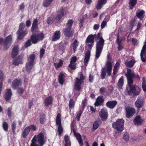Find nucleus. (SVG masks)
<instances>
[{"label":"nucleus","mask_w":146,"mask_h":146,"mask_svg":"<svg viewBox=\"0 0 146 146\" xmlns=\"http://www.w3.org/2000/svg\"><path fill=\"white\" fill-rule=\"evenodd\" d=\"M112 58L111 56L110 55L109 53H108L107 56V62L105 66L101 70L100 76L102 80L105 78L106 73L108 76H109L111 75L112 66V63L111 60Z\"/></svg>","instance_id":"obj_1"},{"label":"nucleus","mask_w":146,"mask_h":146,"mask_svg":"<svg viewBox=\"0 0 146 146\" xmlns=\"http://www.w3.org/2000/svg\"><path fill=\"white\" fill-rule=\"evenodd\" d=\"M101 33H98L95 37L96 41L99 39L96 44V53L95 60H97L100 56L104 45V40L102 36H101Z\"/></svg>","instance_id":"obj_2"},{"label":"nucleus","mask_w":146,"mask_h":146,"mask_svg":"<svg viewBox=\"0 0 146 146\" xmlns=\"http://www.w3.org/2000/svg\"><path fill=\"white\" fill-rule=\"evenodd\" d=\"M44 37L43 34L42 33L38 34H32L31 36L30 39L28 40L25 43L24 46L27 48L31 45V42L33 44H35L39 41L42 40Z\"/></svg>","instance_id":"obj_3"},{"label":"nucleus","mask_w":146,"mask_h":146,"mask_svg":"<svg viewBox=\"0 0 146 146\" xmlns=\"http://www.w3.org/2000/svg\"><path fill=\"white\" fill-rule=\"evenodd\" d=\"M44 138L42 132H40L37 135H35L31 140L30 146H43L45 143Z\"/></svg>","instance_id":"obj_4"},{"label":"nucleus","mask_w":146,"mask_h":146,"mask_svg":"<svg viewBox=\"0 0 146 146\" xmlns=\"http://www.w3.org/2000/svg\"><path fill=\"white\" fill-rule=\"evenodd\" d=\"M73 23L74 21L72 19H69L67 23V26L62 30V33L64 36L68 38H71L73 36L74 31L72 28Z\"/></svg>","instance_id":"obj_5"},{"label":"nucleus","mask_w":146,"mask_h":146,"mask_svg":"<svg viewBox=\"0 0 146 146\" xmlns=\"http://www.w3.org/2000/svg\"><path fill=\"white\" fill-rule=\"evenodd\" d=\"M129 87L126 88V90L130 96H135L139 95L140 92V88L137 85L127 83Z\"/></svg>","instance_id":"obj_6"},{"label":"nucleus","mask_w":146,"mask_h":146,"mask_svg":"<svg viewBox=\"0 0 146 146\" xmlns=\"http://www.w3.org/2000/svg\"><path fill=\"white\" fill-rule=\"evenodd\" d=\"M127 72L125 75L127 78V83L130 84H133V78H135L137 80H139L140 77L138 74H135L130 68H127Z\"/></svg>","instance_id":"obj_7"},{"label":"nucleus","mask_w":146,"mask_h":146,"mask_svg":"<svg viewBox=\"0 0 146 146\" xmlns=\"http://www.w3.org/2000/svg\"><path fill=\"white\" fill-rule=\"evenodd\" d=\"M12 35H10L5 37L4 40L2 38H0V45L3 42L4 49L7 50L10 46L12 42Z\"/></svg>","instance_id":"obj_8"},{"label":"nucleus","mask_w":146,"mask_h":146,"mask_svg":"<svg viewBox=\"0 0 146 146\" xmlns=\"http://www.w3.org/2000/svg\"><path fill=\"white\" fill-rule=\"evenodd\" d=\"M124 121L122 119H118L112 124V127L118 131L121 132L124 129Z\"/></svg>","instance_id":"obj_9"},{"label":"nucleus","mask_w":146,"mask_h":146,"mask_svg":"<svg viewBox=\"0 0 146 146\" xmlns=\"http://www.w3.org/2000/svg\"><path fill=\"white\" fill-rule=\"evenodd\" d=\"M86 77L83 75L82 72L80 74V78H78L77 77L76 78L74 85V88L76 90H80L81 89V85L82 83L84 80L85 79Z\"/></svg>","instance_id":"obj_10"},{"label":"nucleus","mask_w":146,"mask_h":146,"mask_svg":"<svg viewBox=\"0 0 146 146\" xmlns=\"http://www.w3.org/2000/svg\"><path fill=\"white\" fill-rule=\"evenodd\" d=\"M100 116L102 121H106L108 117V113L107 109L105 108L102 109L99 112Z\"/></svg>","instance_id":"obj_11"},{"label":"nucleus","mask_w":146,"mask_h":146,"mask_svg":"<svg viewBox=\"0 0 146 146\" xmlns=\"http://www.w3.org/2000/svg\"><path fill=\"white\" fill-rule=\"evenodd\" d=\"M125 116L128 118H131L135 113V110L130 106H127L125 109Z\"/></svg>","instance_id":"obj_12"},{"label":"nucleus","mask_w":146,"mask_h":146,"mask_svg":"<svg viewBox=\"0 0 146 146\" xmlns=\"http://www.w3.org/2000/svg\"><path fill=\"white\" fill-rule=\"evenodd\" d=\"M25 54L21 53L18 57L14 59L13 62V64L15 66H18L19 64H22L23 63V59Z\"/></svg>","instance_id":"obj_13"},{"label":"nucleus","mask_w":146,"mask_h":146,"mask_svg":"<svg viewBox=\"0 0 146 146\" xmlns=\"http://www.w3.org/2000/svg\"><path fill=\"white\" fill-rule=\"evenodd\" d=\"M135 106L138 109L143 107L144 105V100L140 97H138L135 102Z\"/></svg>","instance_id":"obj_14"},{"label":"nucleus","mask_w":146,"mask_h":146,"mask_svg":"<svg viewBox=\"0 0 146 146\" xmlns=\"http://www.w3.org/2000/svg\"><path fill=\"white\" fill-rule=\"evenodd\" d=\"M12 95L11 89L10 88L8 89H6V91L3 96V97L6 102H9L11 99Z\"/></svg>","instance_id":"obj_15"},{"label":"nucleus","mask_w":146,"mask_h":146,"mask_svg":"<svg viewBox=\"0 0 146 146\" xmlns=\"http://www.w3.org/2000/svg\"><path fill=\"white\" fill-rule=\"evenodd\" d=\"M22 81L20 79H15L12 82L11 87L12 88L15 90L17 89L19 86H21L22 85Z\"/></svg>","instance_id":"obj_16"},{"label":"nucleus","mask_w":146,"mask_h":146,"mask_svg":"<svg viewBox=\"0 0 146 146\" xmlns=\"http://www.w3.org/2000/svg\"><path fill=\"white\" fill-rule=\"evenodd\" d=\"M64 9L63 7H61L57 11V13L55 17V19L59 21L64 15Z\"/></svg>","instance_id":"obj_17"},{"label":"nucleus","mask_w":146,"mask_h":146,"mask_svg":"<svg viewBox=\"0 0 146 146\" xmlns=\"http://www.w3.org/2000/svg\"><path fill=\"white\" fill-rule=\"evenodd\" d=\"M103 97V96L98 97L94 104L95 107L100 106L103 105L104 100Z\"/></svg>","instance_id":"obj_18"},{"label":"nucleus","mask_w":146,"mask_h":146,"mask_svg":"<svg viewBox=\"0 0 146 146\" xmlns=\"http://www.w3.org/2000/svg\"><path fill=\"white\" fill-rule=\"evenodd\" d=\"M61 37V32L60 31L57 30L55 31L52 37L51 40L53 42L59 40Z\"/></svg>","instance_id":"obj_19"},{"label":"nucleus","mask_w":146,"mask_h":146,"mask_svg":"<svg viewBox=\"0 0 146 146\" xmlns=\"http://www.w3.org/2000/svg\"><path fill=\"white\" fill-rule=\"evenodd\" d=\"M38 20L36 19L34 20L31 28V32L33 34H38L39 33H36V31L38 27Z\"/></svg>","instance_id":"obj_20"},{"label":"nucleus","mask_w":146,"mask_h":146,"mask_svg":"<svg viewBox=\"0 0 146 146\" xmlns=\"http://www.w3.org/2000/svg\"><path fill=\"white\" fill-rule=\"evenodd\" d=\"M117 104V102L116 100L109 101L106 103V106L111 109L115 108L116 105Z\"/></svg>","instance_id":"obj_21"},{"label":"nucleus","mask_w":146,"mask_h":146,"mask_svg":"<svg viewBox=\"0 0 146 146\" xmlns=\"http://www.w3.org/2000/svg\"><path fill=\"white\" fill-rule=\"evenodd\" d=\"M73 131L74 134L76 137V139L79 144L83 146V143L80 134L79 133H76L74 128L73 129Z\"/></svg>","instance_id":"obj_22"},{"label":"nucleus","mask_w":146,"mask_h":146,"mask_svg":"<svg viewBox=\"0 0 146 146\" xmlns=\"http://www.w3.org/2000/svg\"><path fill=\"white\" fill-rule=\"evenodd\" d=\"M19 47L17 45L14 46L12 49L11 53L12 57L14 58L19 53Z\"/></svg>","instance_id":"obj_23"},{"label":"nucleus","mask_w":146,"mask_h":146,"mask_svg":"<svg viewBox=\"0 0 146 146\" xmlns=\"http://www.w3.org/2000/svg\"><path fill=\"white\" fill-rule=\"evenodd\" d=\"M65 76L64 73L60 72L58 76V80L59 83L61 85H63L65 81Z\"/></svg>","instance_id":"obj_24"},{"label":"nucleus","mask_w":146,"mask_h":146,"mask_svg":"<svg viewBox=\"0 0 146 146\" xmlns=\"http://www.w3.org/2000/svg\"><path fill=\"white\" fill-rule=\"evenodd\" d=\"M133 122L135 125H141L143 122L140 116L137 115L133 121Z\"/></svg>","instance_id":"obj_25"},{"label":"nucleus","mask_w":146,"mask_h":146,"mask_svg":"<svg viewBox=\"0 0 146 146\" xmlns=\"http://www.w3.org/2000/svg\"><path fill=\"white\" fill-rule=\"evenodd\" d=\"M53 98L52 96L46 98L44 100V104L46 107L51 105L52 103Z\"/></svg>","instance_id":"obj_26"},{"label":"nucleus","mask_w":146,"mask_h":146,"mask_svg":"<svg viewBox=\"0 0 146 146\" xmlns=\"http://www.w3.org/2000/svg\"><path fill=\"white\" fill-rule=\"evenodd\" d=\"M107 0H98L96 7L97 10L100 9L103 5L106 3Z\"/></svg>","instance_id":"obj_27"},{"label":"nucleus","mask_w":146,"mask_h":146,"mask_svg":"<svg viewBox=\"0 0 146 146\" xmlns=\"http://www.w3.org/2000/svg\"><path fill=\"white\" fill-rule=\"evenodd\" d=\"M96 34L93 35L90 34L89 35L86 40V42L87 43H94V39Z\"/></svg>","instance_id":"obj_28"},{"label":"nucleus","mask_w":146,"mask_h":146,"mask_svg":"<svg viewBox=\"0 0 146 146\" xmlns=\"http://www.w3.org/2000/svg\"><path fill=\"white\" fill-rule=\"evenodd\" d=\"M17 33L18 34V36L17 37V39L18 40H21L23 39V37L27 34V31H17Z\"/></svg>","instance_id":"obj_29"},{"label":"nucleus","mask_w":146,"mask_h":146,"mask_svg":"<svg viewBox=\"0 0 146 146\" xmlns=\"http://www.w3.org/2000/svg\"><path fill=\"white\" fill-rule=\"evenodd\" d=\"M121 40H119V33H118L117 36L116 42L118 45L117 47L118 50L119 51L121 50L123 48V46L121 44Z\"/></svg>","instance_id":"obj_30"},{"label":"nucleus","mask_w":146,"mask_h":146,"mask_svg":"<svg viewBox=\"0 0 146 146\" xmlns=\"http://www.w3.org/2000/svg\"><path fill=\"white\" fill-rule=\"evenodd\" d=\"M30 129L29 127H26L24 129L22 133V136L24 138H26L30 132Z\"/></svg>","instance_id":"obj_31"},{"label":"nucleus","mask_w":146,"mask_h":146,"mask_svg":"<svg viewBox=\"0 0 146 146\" xmlns=\"http://www.w3.org/2000/svg\"><path fill=\"white\" fill-rule=\"evenodd\" d=\"M145 12L143 10L140 11L139 12H136V16L140 20H142L145 16Z\"/></svg>","instance_id":"obj_32"},{"label":"nucleus","mask_w":146,"mask_h":146,"mask_svg":"<svg viewBox=\"0 0 146 146\" xmlns=\"http://www.w3.org/2000/svg\"><path fill=\"white\" fill-rule=\"evenodd\" d=\"M137 0H129L128 4L130 9L132 10L137 4Z\"/></svg>","instance_id":"obj_33"},{"label":"nucleus","mask_w":146,"mask_h":146,"mask_svg":"<svg viewBox=\"0 0 146 146\" xmlns=\"http://www.w3.org/2000/svg\"><path fill=\"white\" fill-rule=\"evenodd\" d=\"M123 79V76H122L118 80L117 83V86L119 89H121L122 88L124 83Z\"/></svg>","instance_id":"obj_34"},{"label":"nucleus","mask_w":146,"mask_h":146,"mask_svg":"<svg viewBox=\"0 0 146 146\" xmlns=\"http://www.w3.org/2000/svg\"><path fill=\"white\" fill-rule=\"evenodd\" d=\"M33 65V63L28 62L26 64L25 68L27 72H29L31 71Z\"/></svg>","instance_id":"obj_35"},{"label":"nucleus","mask_w":146,"mask_h":146,"mask_svg":"<svg viewBox=\"0 0 146 146\" xmlns=\"http://www.w3.org/2000/svg\"><path fill=\"white\" fill-rule=\"evenodd\" d=\"M45 117L46 115L44 113H42L40 115L39 120L41 124H44V123L46 120Z\"/></svg>","instance_id":"obj_36"},{"label":"nucleus","mask_w":146,"mask_h":146,"mask_svg":"<svg viewBox=\"0 0 146 146\" xmlns=\"http://www.w3.org/2000/svg\"><path fill=\"white\" fill-rule=\"evenodd\" d=\"M35 58V55L33 54L29 55L27 58V61H28V62L33 63Z\"/></svg>","instance_id":"obj_37"},{"label":"nucleus","mask_w":146,"mask_h":146,"mask_svg":"<svg viewBox=\"0 0 146 146\" xmlns=\"http://www.w3.org/2000/svg\"><path fill=\"white\" fill-rule=\"evenodd\" d=\"M56 124L57 125H61V115L60 113L57 114L56 117Z\"/></svg>","instance_id":"obj_38"},{"label":"nucleus","mask_w":146,"mask_h":146,"mask_svg":"<svg viewBox=\"0 0 146 146\" xmlns=\"http://www.w3.org/2000/svg\"><path fill=\"white\" fill-rule=\"evenodd\" d=\"M135 62L134 60H131L129 62H125V64L127 67L131 68L133 66Z\"/></svg>","instance_id":"obj_39"},{"label":"nucleus","mask_w":146,"mask_h":146,"mask_svg":"<svg viewBox=\"0 0 146 146\" xmlns=\"http://www.w3.org/2000/svg\"><path fill=\"white\" fill-rule=\"evenodd\" d=\"M79 42L76 39H75L72 44V46L74 52L76 50V49L78 45Z\"/></svg>","instance_id":"obj_40"},{"label":"nucleus","mask_w":146,"mask_h":146,"mask_svg":"<svg viewBox=\"0 0 146 146\" xmlns=\"http://www.w3.org/2000/svg\"><path fill=\"white\" fill-rule=\"evenodd\" d=\"M65 141V146H70L71 143L69 141V138L68 135H65L64 137Z\"/></svg>","instance_id":"obj_41"},{"label":"nucleus","mask_w":146,"mask_h":146,"mask_svg":"<svg viewBox=\"0 0 146 146\" xmlns=\"http://www.w3.org/2000/svg\"><path fill=\"white\" fill-rule=\"evenodd\" d=\"M53 1V0H44L43 3V6L46 7H48Z\"/></svg>","instance_id":"obj_42"},{"label":"nucleus","mask_w":146,"mask_h":146,"mask_svg":"<svg viewBox=\"0 0 146 146\" xmlns=\"http://www.w3.org/2000/svg\"><path fill=\"white\" fill-rule=\"evenodd\" d=\"M63 62L62 61L60 60L58 63H54V66L56 69H57L61 67L63 65Z\"/></svg>","instance_id":"obj_43"},{"label":"nucleus","mask_w":146,"mask_h":146,"mask_svg":"<svg viewBox=\"0 0 146 146\" xmlns=\"http://www.w3.org/2000/svg\"><path fill=\"white\" fill-rule=\"evenodd\" d=\"M25 27V26L24 23H21L19 25V29L17 31H18V32L27 31L26 30H24Z\"/></svg>","instance_id":"obj_44"},{"label":"nucleus","mask_w":146,"mask_h":146,"mask_svg":"<svg viewBox=\"0 0 146 146\" xmlns=\"http://www.w3.org/2000/svg\"><path fill=\"white\" fill-rule=\"evenodd\" d=\"M99 124L97 121H95L94 122L92 127V130L94 131L96 130L99 127Z\"/></svg>","instance_id":"obj_45"},{"label":"nucleus","mask_w":146,"mask_h":146,"mask_svg":"<svg viewBox=\"0 0 146 146\" xmlns=\"http://www.w3.org/2000/svg\"><path fill=\"white\" fill-rule=\"evenodd\" d=\"M75 104V102L72 99H70L69 103V107L70 109L74 108Z\"/></svg>","instance_id":"obj_46"},{"label":"nucleus","mask_w":146,"mask_h":146,"mask_svg":"<svg viewBox=\"0 0 146 146\" xmlns=\"http://www.w3.org/2000/svg\"><path fill=\"white\" fill-rule=\"evenodd\" d=\"M83 110L80 109L79 111L76 113V118L78 121H79L80 120V118L83 112Z\"/></svg>","instance_id":"obj_47"},{"label":"nucleus","mask_w":146,"mask_h":146,"mask_svg":"<svg viewBox=\"0 0 146 146\" xmlns=\"http://www.w3.org/2000/svg\"><path fill=\"white\" fill-rule=\"evenodd\" d=\"M12 108L11 107L8 108L7 109V115L9 118L11 117L12 113Z\"/></svg>","instance_id":"obj_48"},{"label":"nucleus","mask_w":146,"mask_h":146,"mask_svg":"<svg viewBox=\"0 0 146 146\" xmlns=\"http://www.w3.org/2000/svg\"><path fill=\"white\" fill-rule=\"evenodd\" d=\"M2 126L3 128L5 131H7L8 128V124L6 122H4Z\"/></svg>","instance_id":"obj_49"},{"label":"nucleus","mask_w":146,"mask_h":146,"mask_svg":"<svg viewBox=\"0 0 146 146\" xmlns=\"http://www.w3.org/2000/svg\"><path fill=\"white\" fill-rule=\"evenodd\" d=\"M58 131L59 135H60L63 133V129L61 125L58 126Z\"/></svg>","instance_id":"obj_50"},{"label":"nucleus","mask_w":146,"mask_h":146,"mask_svg":"<svg viewBox=\"0 0 146 146\" xmlns=\"http://www.w3.org/2000/svg\"><path fill=\"white\" fill-rule=\"evenodd\" d=\"M45 52V50L43 48H42L40 50V59L42 58Z\"/></svg>","instance_id":"obj_51"},{"label":"nucleus","mask_w":146,"mask_h":146,"mask_svg":"<svg viewBox=\"0 0 146 146\" xmlns=\"http://www.w3.org/2000/svg\"><path fill=\"white\" fill-rule=\"evenodd\" d=\"M140 56L141 60L143 62L146 61V55L145 54L141 53Z\"/></svg>","instance_id":"obj_52"},{"label":"nucleus","mask_w":146,"mask_h":146,"mask_svg":"<svg viewBox=\"0 0 146 146\" xmlns=\"http://www.w3.org/2000/svg\"><path fill=\"white\" fill-rule=\"evenodd\" d=\"M120 62L121 61L120 60H117L115 63V65L113 67V69H115L117 70H118V67L120 65Z\"/></svg>","instance_id":"obj_53"},{"label":"nucleus","mask_w":146,"mask_h":146,"mask_svg":"<svg viewBox=\"0 0 146 146\" xmlns=\"http://www.w3.org/2000/svg\"><path fill=\"white\" fill-rule=\"evenodd\" d=\"M135 21V20L134 18H132L130 22V25L131 27L132 28L134 26Z\"/></svg>","instance_id":"obj_54"},{"label":"nucleus","mask_w":146,"mask_h":146,"mask_svg":"<svg viewBox=\"0 0 146 146\" xmlns=\"http://www.w3.org/2000/svg\"><path fill=\"white\" fill-rule=\"evenodd\" d=\"M129 134L127 133H126L124 134L123 138L126 141H129Z\"/></svg>","instance_id":"obj_55"},{"label":"nucleus","mask_w":146,"mask_h":146,"mask_svg":"<svg viewBox=\"0 0 146 146\" xmlns=\"http://www.w3.org/2000/svg\"><path fill=\"white\" fill-rule=\"evenodd\" d=\"M4 77V74L3 71L1 70H0V82H3Z\"/></svg>","instance_id":"obj_56"},{"label":"nucleus","mask_w":146,"mask_h":146,"mask_svg":"<svg viewBox=\"0 0 146 146\" xmlns=\"http://www.w3.org/2000/svg\"><path fill=\"white\" fill-rule=\"evenodd\" d=\"M30 129V131L31 130L32 131H35L37 129L36 127L34 125H32L28 126Z\"/></svg>","instance_id":"obj_57"},{"label":"nucleus","mask_w":146,"mask_h":146,"mask_svg":"<svg viewBox=\"0 0 146 146\" xmlns=\"http://www.w3.org/2000/svg\"><path fill=\"white\" fill-rule=\"evenodd\" d=\"M106 88L104 87L101 88L99 90V93L101 94H103L104 92H105Z\"/></svg>","instance_id":"obj_58"},{"label":"nucleus","mask_w":146,"mask_h":146,"mask_svg":"<svg viewBox=\"0 0 146 146\" xmlns=\"http://www.w3.org/2000/svg\"><path fill=\"white\" fill-rule=\"evenodd\" d=\"M17 92L20 95H22L23 93L24 90L22 88L20 87L18 88Z\"/></svg>","instance_id":"obj_59"},{"label":"nucleus","mask_w":146,"mask_h":146,"mask_svg":"<svg viewBox=\"0 0 146 146\" xmlns=\"http://www.w3.org/2000/svg\"><path fill=\"white\" fill-rule=\"evenodd\" d=\"M132 43L134 46L137 45V44L138 40L135 38H132L131 40Z\"/></svg>","instance_id":"obj_60"},{"label":"nucleus","mask_w":146,"mask_h":146,"mask_svg":"<svg viewBox=\"0 0 146 146\" xmlns=\"http://www.w3.org/2000/svg\"><path fill=\"white\" fill-rule=\"evenodd\" d=\"M53 22V19L52 17H49L47 20V22L49 24H52Z\"/></svg>","instance_id":"obj_61"},{"label":"nucleus","mask_w":146,"mask_h":146,"mask_svg":"<svg viewBox=\"0 0 146 146\" xmlns=\"http://www.w3.org/2000/svg\"><path fill=\"white\" fill-rule=\"evenodd\" d=\"M16 123L15 122H13L11 124V127L12 131L13 133L15 131V129L16 128Z\"/></svg>","instance_id":"obj_62"},{"label":"nucleus","mask_w":146,"mask_h":146,"mask_svg":"<svg viewBox=\"0 0 146 146\" xmlns=\"http://www.w3.org/2000/svg\"><path fill=\"white\" fill-rule=\"evenodd\" d=\"M68 67H70L72 69L74 70L76 68V66L74 64V63L70 62Z\"/></svg>","instance_id":"obj_63"},{"label":"nucleus","mask_w":146,"mask_h":146,"mask_svg":"<svg viewBox=\"0 0 146 146\" xmlns=\"http://www.w3.org/2000/svg\"><path fill=\"white\" fill-rule=\"evenodd\" d=\"M146 50V44L144 45L141 50V53L145 54Z\"/></svg>","instance_id":"obj_64"}]
</instances>
